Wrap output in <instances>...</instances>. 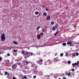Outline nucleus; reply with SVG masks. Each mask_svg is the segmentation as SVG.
<instances>
[{
	"label": "nucleus",
	"instance_id": "1",
	"mask_svg": "<svg viewBox=\"0 0 79 79\" xmlns=\"http://www.w3.org/2000/svg\"><path fill=\"white\" fill-rule=\"evenodd\" d=\"M34 55V54L32 53V52H26L23 56H25L26 58H28L31 56H32Z\"/></svg>",
	"mask_w": 79,
	"mask_h": 79
},
{
	"label": "nucleus",
	"instance_id": "2",
	"mask_svg": "<svg viewBox=\"0 0 79 79\" xmlns=\"http://www.w3.org/2000/svg\"><path fill=\"white\" fill-rule=\"evenodd\" d=\"M1 40L3 42L5 41V40L6 39V37H5V35L4 33H3L1 37Z\"/></svg>",
	"mask_w": 79,
	"mask_h": 79
},
{
	"label": "nucleus",
	"instance_id": "3",
	"mask_svg": "<svg viewBox=\"0 0 79 79\" xmlns=\"http://www.w3.org/2000/svg\"><path fill=\"white\" fill-rule=\"evenodd\" d=\"M51 63H52L51 60H48L45 62V64L47 65V64H50Z\"/></svg>",
	"mask_w": 79,
	"mask_h": 79
},
{
	"label": "nucleus",
	"instance_id": "4",
	"mask_svg": "<svg viewBox=\"0 0 79 79\" xmlns=\"http://www.w3.org/2000/svg\"><path fill=\"white\" fill-rule=\"evenodd\" d=\"M58 26V24H56V26H53V27L52 28V31H55L56 29H57L58 28V27H57Z\"/></svg>",
	"mask_w": 79,
	"mask_h": 79
},
{
	"label": "nucleus",
	"instance_id": "5",
	"mask_svg": "<svg viewBox=\"0 0 79 79\" xmlns=\"http://www.w3.org/2000/svg\"><path fill=\"white\" fill-rule=\"evenodd\" d=\"M16 68H17V65H16V64H14L12 65V68L13 69H16Z\"/></svg>",
	"mask_w": 79,
	"mask_h": 79
},
{
	"label": "nucleus",
	"instance_id": "6",
	"mask_svg": "<svg viewBox=\"0 0 79 79\" xmlns=\"http://www.w3.org/2000/svg\"><path fill=\"white\" fill-rule=\"evenodd\" d=\"M37 63L38 64H40V65H41V64H42V62L40 61V60H38V61Z\"/></svg>",
	"mask_w": 79,
	"mask_h": 79
},
{
	"label": "nucleus",
	"instance_id": "7",
	"mask_svg": "<svg viewBox=\"0 0 79 79\" xmlns=\"http://www.w3.org/2000/svg\"><path fill=\"white\" fill-rule=\"evenodd\" d=\"M76 65H77L76 63H75V64L73 63L72 64V65L73 66V67H74V66H75Z\"/></svg>",
	"mask_w": 79,
	"mask_h": 79
},
{
	"label": "nucleus",
	"instance_id": "8",
	"mask_svg": "<svg viewBox=\"0 0 79 79\" xmlns=\"http://www.w3.org/2000/svg\"><path fill=\"white\" fill-rule=\"evenodd\" d=\"M47 13H46V12H44L43 13V15L44 16H47Z\"/></svg>",
	"mask_w": 79,
	"mask_h": 79
},
{
	"label": "nucleus",
	"instance_id": "9",
	"mask_svg": "<svg viewBox=\"0 0 79 79\" xmlns=\"http://www.w3.org/2000/svg\"><path fill=\"white\" fill-rule=\"evenodd\" d=\"M35 15H37L39 14V12L36 11L35 12Z\"/></svg>",
	"mask_w": 79,
	"mask_h": 79
},
{
	"label": "nucleus",
	"instance_id": "10",
	"mask_svg": "<svg viewBox=\"0 0 79 79\" xmlns=\"http://www.w3.org/2000/svg\"><path fill=\"white\" fill-rule=\"evenodd\" d=\"M13 43L14 44H15V45H17L18 44V43H17L16 41H14Z\"/></svg>",
	"mask_w": 79,
	"mask_h": 79
},
{
	"label": "nucleus",
	"instance_id": "11",
	"mask_svg": "<svg viewBox=\"0 0 79 79\" xmlns=\"http://www.w3.org/2000/svg\"><path fill=\"white\" fill-rule=\"evenodd\" d=\"M62 45L63 46H66V43H64L62 44Z\"/></svg>",
	"mask_w": 79,
	"mask_h": 79
},
{
	"label": "nucleus",
	"instance_id": "12",
	"mask_svg": "<svg viewBox=\"0 0 79 79\" xmlns=\"http://www.w3.org/2000/svg\"><path fill=\"white\" fill-rule=\"evenodd\" d=\"M40 35L42 36V37H44V33H41Z\"/></svg>",
	"mask_w": 79,
	"mask_h": 79
},
{
	"label": "nucleus",
	"instance_id": "13",
	"mask_svg": "<svg viewBox=\"0 0 79 79\" xmlns=\"http://www.w3.org/2000/svg\"><path fill=\"white\" fill-rule=\"evenodd\" d=\"M23 69H28V70H29V69L27 67L24 68Z\"/></svg>",
	"mask_w": 79,
	"mask_h": 79
},
{
	"label": "nucleus",
	"instance_id": "14",
	"mask_svg": "<svg viewBox=\"0 0 79 79\" xmlns=\"http://www.w3.org/2000/svg\"><path fill=\"white\" fill-rule=\"evenodd\" d=\"M24 53H25V51H23L22 52V54H23V55H24Z\"/></svg>",
	"mask_w": 79,
	"mask_h": 79
},
{
	"label": "nucleus",
	"instance_id": "15",
	"mask_svg": "<svg viewBox=\"0 0 79 79\" xmlns=\"http://www.w3.org/2000/svg\"><path fill=\"white\" fill-rule=\"evenodd\" d=\"M35 64H32V65H31V67H35Z\"/></svg>",
	"mask_w": 79,
	"mask_h": 79
},
{
	"label": "nucleus",
	"instance_id": "16",
	"mask_svg": "<svg viewBox=\"0 0 79 79\" xmlns=\"http://www.w3.org/2000/svg\"><path fill=\"white\" fill-rule=\"evenodd\" d=\"M58 33V31H57L55 33H54V35H57V34Z\"/></svg>",
	"mask_w": 79,
	"mask_h": 79
},
{
	"label": "nucleus",
	"instance_id": "17",
	"mask_svg": "<svg viewBox=\"0 0 79 79\" xmlns=\"http://www.w3.org/2000/svg\"><path fill=\"white\" fill-rule=\"evenodd\" d=\"M41 37V36H40V35H38V39H40V38Z\"/></svg>",
	"mask_w": 79,
	"mask_h": 79
},
{
	"label": "nucleus",
	"instance_id": "18",
	"mask_svg": "<svg viewBox=\"0 0 79 79\" xmlns=\"http://www.w3.org/2000/svg\"><path fill=\"white\" fill-rule=\"evenodd\" d=\"M2 61V57L1 56H0V62H1Z\"/></svg>",
	"mask_w": 79,
	"mask_h": 79
},
{
	"label": "nucleus",
	"instance_id": "19",
	"mask_svg": "<svg viewBox=\"0 0 79 79\" xmlns=\"http://www.w3.org/2000/svg\"><path fill=\"white\" fill-rule=\"evenodd\" d=\"M35 69H37V66L36 65L35 66Z\"/></svg>",
	"mask_w": 79,
	"mask_h": 79
},
{
	"label": "nucleus",
	"instance_id": "20",
	"mask_svg": "<svg viewBox=\"0 0 79 79\" xmlns=\"http://www.w3.org/2000/svg\"><path fill=\"white\" fill-rule=\"evenodd\" d=\"M50 24L51 25H53V24H54V22L53 21H52Z\"/></svg>",
	"mask_w": 79,
	"mask_h": 79
},
{
	"label": "nucleus",
	"instance_id": "21",
	"mask_svg": "<svg viewBox=\"0 0 79 79\" xmlns=\"http://www.w3.org/2000/svg\"><path fill=\"white\" fill-rule=\"evenodd\" d=\"M69 45H70V46H72V43L71 42V41H69Z\"/></svg>",
	"mask_w": 79,
	"mask_h": 79
},
{
	"label": "nucleus",
	"instance_id": "22",
	"mask_svg": "<svg viewBox=\"0 0 79 79\" xmlns=\"http://www.w3.org/2000/svg\"><path fill=\"white\" fill-rule=\"evenodd\" d=\"M27 79V77L25 76L22 78V79Z\"/></svg>",
	"mask_w": 79,
	"mask_h": 79
},
{
	"label": "nucleus",
	"instance_id": "23",
	"mask_svg": "<svg viewBox=\"0 0 79 79\" xmlns=\"http://www.w3.org/2000/svg\"><path fill=\"white\" fill-rule=\"evenodd\" d=\"M72 56H76V54L75 53H73L72 54Z\"/></svg>",
	"mask_w": 79,
	"mask_h": 79
},
{
	"label": "nucleus",
	"instance_id": "24",
	"mask_svg": "<svg viewBox=\"0 0 79 79\" xmlns=\"http://www.w3.org/2000/svg\"><path fill=\"white\" fill-rule=\"evenodd\" d=\"M7 74H8V72H5V75H7Z\"/></svg>",
	"mask_w": 79,
	"mask_h": 79
},
{
	"label": "nucleus",
	"instance_id": "25",
	"mask_svg": "<svg viewBox=\"0 0 79 79\" xmlns=\"http://www.w3.org/2000/svg\"><path fill=\"white\" fill-rule=\"evenodd\" d=\"M20 67V68H23V65H21Z\"/></svg>",
	"mask_w": 79,
	"mask_h": 79
},
{
	"label": "nucleus",
	"instance_id": "26",
	"mask_svg": "<svg viewBox=\"0 0 79 79\" xmlns=\"http://www.w3.org/2000/svg\"><path fill=\"white\" fill-rule=\"evenodd\" d=\"M66 75H68V76H69V73L68 74L67 73H66Z\"/></svg>",
	"mask_w": 79,
	"mask_h": 79
},
{
	"label": "nucleus",
	"instance_id": "27",
	"mask_svg": "<svg viewBox=\"0 0 79 79\" xmlns=\"http://www.w3.org/2000/svg\"><path fill=\"white\" fill-rule=\"evenodd\" d=\"M68 53H66L65 54V56H68Z\"/></svg>",
	"mask_w": 79,
	"mask_h": 79
},
{
	"label": "nucleus",
	"instance_id": "28",
	"mask_svg": "<svg viewBox=\"0 0 79 79\" xmlns=\"http://www.w3.org/2000/svg\"><path fill=\"white\" fill-rule=\"evenodd\" d=\"M60 56H63V53H61L60 55Z\"/></svg>",
	"mask_w": 79,
	"mask_h": 79
},
{
	"label": "nucleus",
	"instance_id": "29",
	"mask_svg": "<svg viewBox=\"0 0 79 79\" xmlns=\"http://www.w3.org/2000/svg\"><path fill=\"white\" fill-rule=\"evenodd\" d=\"M39 28H40V27H39L37 28V31H39Z\"/></svg>",
	"mask_w": 79,
	"mask_h": 79
},
{
	"label": "nucleus",
	"instance_id": "30",
	"mask_svg": "<svg viewBox=\"0 0 79 79\" xmlns=\"http://www.w3.org/2000/svg\"><path fill=\"white\" fill-rule=\"evenodd\" d=\"M26 63H27V64H29V62L26 61Z\"/></svg>",
	"mask_w": 79,
	"mask_h": 79
},
{
	"label": "nucleus",
	"instance_id": "31",
	"mask_svg": "<svg viewBox=\"0 0 79 79\" xmlns=\"http://www.w3.org/2000/svg\"><path fill=\"white\" fill-rule=\"evenodd\" d=\"M76 55H77V56H79V53H76Z\"/></svg>",
	"mask_w": 79,
	"mask_h": 79
},
{
	"label": "nucleus",
	"instance_id": "32",
	"mask_svg": "<svg viewBox=\"0 0 79 79\" xmlns=\"http://www.w3.org/2000/svg\"><path fill=\"white\" fill-rule=\"evenodd\" d=\"M7 55L8 56H10V54L9 53H7Z\"/></svg>",
	"mask_w": 79,
	"mask_h": 79
},
{
	"label": "nucleus",
	"instance_id": "33",
	"mask_svg": "<svg viewBox=\"0 0 79 79\" xmlns=\"http://www.w3.org/2000/svg\"><path fill=\"white\" fill-rule=\"evenodd\" d=\"M67 45H69V41L67 43Z\"/></svg>",
	"mask_w": 79,
	"mask_h": 79
},
{
	"label": "nucleus",
	"instance_id": "34",
	"mask_svg": "<svg viewBox=\"0 0 79 79\" xmlns=\"http://www.w3.org/2000/svg\"><path fill=\"white\" fill-rule=\"evenodd\" d=\"M79 61H77V64L78 65V66H79Z\"/></svg>",
	"mask_w": 79,
	"mask_h": 79
},
{
	"label": "nucleus",
	"instance_id": "35",
	"mask_svg": "<svg viewBox=\"0 0 79 79\" xmlns=\"http://www.w3.org/2000/svg\"><path fill=\"white\" fill-rule=\"evenodd\" d=\"M14 52H15V53H16V52H17V51H16V50H14Z\"/></svg>",
	"mask_w": 79,
	"mask_h": 79
},
{
	"label": "nucleus",
	"instance_id": "36",
	"mask_svg": "<svg viewBox=\"0 0 79 79\" xmlns=\"http://www.w3.org/2000/svg\"><path fill=\"white\" fill-rule=\"evenodd\" d=\"M3 53H4V52H0V55H1V54H3Z\"/></svg>",
	"mask_w": 79,
	"mask_h": 79
},
{
	"label": "nucleus",
	"instance_id": "37",
	"mask_svg": "<svg viewBox=\"0 0 79 79\" xmlns=\"http://www.w3.org/2000/svg\"><path fill=\"white\" fill-rule=\"evenodd\" d=\"M55 56H56V55H57V53L56 52L55 53Z\"/></svg>",
	"mask_w": 79,
	"mask_h": 79
},
{
	"label": "nucleus",
	"instance_id": "38",
	"mask_svg": "<svg viewBox=\"0 0 79 79\" xmlns=\"http://www.w3.org/2000/svg\"><path fill=\"white\" fill-rule=\"evenodd\" d=\"M40 61L41 62H42V61H43V60H42V59H40Z\"/></svg>",
	"mask_w": 79,
	"mask_h": 79
},
{
	"label": "nucleus",
	"instance_id": "39",
	"mask_svg": "<svg viewBox=\"0 0 79 79\" xmlns=\"http://www.w3.org/2000/svg\"><path fill=\"white\" fill-rule=\"evenodd\" d=\"M72 71H74V69H72Z\"/></svg>",
	"mask_w": 79,
	"mask_h": 79
},
{
	"label": "nucleus",
	"instance_id": "40",
	"mask_svg": "<svg viewBox=\"0 0 79 79\" xmlns=\"http://www.w3.org/2000/svg\"><path fill=\"white\" fill-rule=\"evenodd\" d=\"M34 78H36V76H34L33 77Z\"/></svg>",
	"mask_w": 79,
	"mask_h": 79
},
{
	"label": "nucleus",
	"instance_id": "41",
	"mask_svg": "<svg viewBox=\"0 0 79 79\" xmlns=\"http://www.w3.org/2000/svg\"><path fill=\"white\" fill-rule=\"evenodd\" d=\"M48 8H46V11H48Z\"/></svg>",
	"mask_w": 79,
	"mask_h": 79
},
{
	"label": "nucleus",
	"instance_id": "42",
	"mask_svg": "<svg viewBox=\"0 0 79 79\" xmlns=\"http://www.w3.org/2000/svg\"><path fill=\"white\" fill-rule=\"evenodd\" d=\"M68 64H69V61H68Z\"/></svg>",
	"mask_w": 79,
	"mask_h": 79
},
{
	"label": "nucleus",
	"instance_id": "43",
	"mask_svg": "<svg viewBox=\"0 0 79 79\" xmlns=\"http://www.w3.org/2000/svg\"><path fill=\"white\" fill-rule=\"evenodd\" d=\"M48 18L49 19H50V16H48Z\"/></svg>",
	"mask_w": 79,
	"mask_h": 79
},
{
	"label": "nucleus",
	"instance_id": "44",
	"mask_svg": "<svg viewBox=\"0 0 79 79\" xmlns=\"http://www.w3.org/2000/svg\"><path fill=\"white\" fill-rule=\"evenodd\" d=\"M56 61L58 62V61H59V60L57 59L56 60Z\"/></svg>",
	"mask_w": 79,
	"mask_h": 79
},
{
	"label": "nucleus",
	"instance_id": "45",
	"mask_svg": "<svg viewBox=\"0 0 79 79\" xmlns=\"http://www.w3.org/2000/svg\"><path fill=\"white\" fill-rule=\"evenodd\" d=\"M9 75H10V73H7V76H9Z\"/></svg>",
	"mask_w": 79,
	"mask_h": 79
},
{
	"label": "nucleus",
	"instance_id": "46",
	"mask_svg": "<svg viewBox=\"0 0 79 79\" xmlns=\"http://www.w3.org/2000/svg\"><path fill=\"white\" fill-rule=\"evenodd\" d=\"M13 79H16V78H15V77H13Z\"/></svg>",
	"mask_w": 79,
	"mask_h": 79
},
{
	"label": "nucleus",
	"instance_id": "47",
	"mask_svg": "<svg viewBox=\"0 0 79 79\" xmlns=\"http://www.w3.org/2000/svg\"><path fill=\"white\" fill-rule=\"evenodd\" d=\"M63 79H66V77H63Z\"/></svg>",
	"mask_w": 79,
	"mask_h": 79
},
{
	"label": "nucleus",
	"instance_id": "48",
	"mask_svg": "<svg viewBox=\"0 0 79 79\" xmlns=\"http://www.w3.org/2000/svg\"><path fill=\"white\" fill-rule=\"evenodd\" d=\"M47 20H48H48H49V19H48V18H47Z\"/></svg>",
	"mask_w": 79,
	"mask_h": 79
},
{
	"label": "nucleus",
	"instance_id": "49",
	"mask_svg": "<svg viewBox=\"0 0 79 79\" xmlns=\"http://www.w3.org/2000/svg\"><path fill=\"white\" fill-rule=\"evenodd\" d=\"M43 32H45V30H43Z\"/></svg>",
	"mask_w": 79,
	"mask_h": 79
},
{
	"label": "nucleus",
	"instance_id": "50",
	"mask_svg": "<svg viewBox=\"0 0 79 79\" xmlns=\"http://www.w3.org/2000/svg\"><path fill=\"white\" fill-rule=\"evenodd\" d=\"M56 59H57V58H54V59L55 60H56Z\"/></svg>",
	"mask_w": 79,
	"mask_h": 79
},
{
	"label": "nucleus",
	"instance_id": "51",
	"mask_svg": "<svg viewBox=\"0 0 79 79\" xmlns=\"http://www.w3.org/2000/svg\"><path fill=\"white\" fill-rule=\"evenodd\" d=\"M47 76L48 77H50V76H49V75H47Z\"/></svg>",
	"mask_w": 79,
	"mask_h": 79
},
{
	"label": "nucleus",
	"instance_id": "52",
	"mask_svg": "<svg viewBox=\"0 0 79 79\" xmlns=\"http://www.w3.org/2000/svg\"><path fill=\"white\" fill-rule=\"evenodd\" d=\"M74 28H75L76 27V26L74 25Z\"/></svg>",
	"mask_w": 79,
	"mask_h": 79
},
{
	"label": "nucleus",
	"instance_id": "53",
	"mask_svg": "<svg viewBox=\"0 0 79 79\" xmlns=\"http://www.w3.org/2000/svg\"><path fill=\"white\" fill-rule=\"evenodd\" d=\"M71 63V62L70 61H69V64H70V63Z\"/></svg>",
	"mask_w": 79,
	"mask_h": 79
},
{
	"label": "nucleus",
	"instance_id": "54",
	"mask_svg": "<svg viewBox=\"0 0 79 79\" xmlns=\"http://www.w3.org/2000/svg\"><path fill=\"white\" fill-rule=\"evenodd\" d=\"M39 16H40V13L39 14Z\"/></svg>",
	"mask_w": 79,
	"mask_h": 79
},
{
	"label": "nucleus",
	"instance_id": "55",
	"mask_svg": "<svg viewBox=\"0 0 79 79\" xmlns=\"http://www.w3.org/2000/svg\"><path fill=\"white\" fill-rule=\"evenodd\" d=\"M42 7H43V8H44V6H42Z\"/></svg>",
	"mask_w": 79,
	"mask_h": 79
},
{
	"label": "nucleus",
	"instance_id": "56",
	"mask_svg": "<svg viewBox=\"0 0 79 79\" xmlns=\"http://www.w3.org/2000/svg\"><path fill=\"white\" fill-rule=\"evenodd\" d=\"M7 61H8V62H10V61H9V60H7Z\"/></svg>",
	"mask_w": 79,
	"mask_h": 79
},
{
	"label": "nucleus",
	"instance_id": "57",
	"mask_svg": "<svg viewBox=\"0 0 79 79\" xmlns=\"http://www.w3.org/2000/svg\"><path fill=\"white\" fill-rule=\"evenodd\" d=\"M1 75L2 76V75H3V74H2V73H1Z\"/></svg>",
	"mask_w": 79,
	"mask_h": 79
},
{
	"label": "nucleus",
	"instance_id": "58",
	"mask_svg": "<svg viewBox=\"0 0 79 79\" xmlns=\"http://www.w3.org/2000/svg\"><path fill=\"white\" fill-rule=\"evenodd\" d=\"M62 76H63L64 75V74H62Z\"/></svg>",
	"mask_w": 79,
	"mask_h": 79
},
{
	"label": "nucleus",
	"instance_id": "59",
	"mask_svg": "<svg viewBox=\"0 0 79 79\" xmlns=\"http://www.w3.org/2000/svg\"><path fill=\"white\" fill-rule=\"evenodd\" d=\"M28 50H29V49H30L29 48H28Z\"/></svg>",
	"mask_w": 79,
	"mask_h": 79
},
{
	"label": "nucleus",
	"instance_id": "60",
	"mask_svg": "<svg viewBox=\"0 0 79 79\" xmlns=\"http://www.w3.org/2000/svg\"><path fill=\"white\" fill-rule=\"evenodd\" d=\"M76 47H79V46L78 45H76Z\"/></svg>",
	"mask_w": 79,
	"mask_h": 79
},
{
	"label": "nucleus",
	"instance_id": "61",
	"mask_svg": "<svg viewBox=\"0 0 79 79\" xmlns=\"http://www.w3.org/2000/svg\"><path fill=\"white\" fill-rule=\"evenodd\" d=\"M17 61H19V60H17Z\"/></svg>",
	"mask_w": 79,
	"mask_h": 79
},
{
	"label": "nucleus",
	"instance_id": "62",
	"mask_svg": "<svg viewBox=\"0 0 79 79\" xmlns=\"http://www.w3.org/2000/svg\"><path fill=\"white\" fill-rule=\"evenodd\" d=\"M58 79H61V78H58Z\"/></svg>",
	"mask_w": 79,
	"mask_h": 79
},
{
	"label": "nucleus",
	"instance_id": "63",
	"mask_svg": "<svg viewBox=\"0 0 79 79\" xmlns=\"http://www.w3.org/2000/svg\"><path fill=\"white\" fill-rule=\"evenodd\" d=\"M0 73H1V71H0Z\"/></svg>",
	"mask_w": 79,
	"mask_h": 79
},
{
	"label": "nucleus",
	"instance_id": "64",
	"mask_svg": "<svg viewBox=\"0 0 79 79\" xmlns=\"http://www.w3.org/2000/svg\"><path fill=\"white\" fill-rule=\"evenodd\" d=\"M78 4L79 5V3H78Z\"/></svg>",
	"mask_w": 79,
	"mask_h": 79
}]
</instances>
